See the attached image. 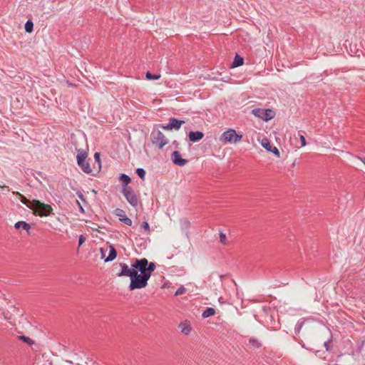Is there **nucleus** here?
<instances>
[{
  "label": "nucleus",
  "mask_w": 365,
  "mask_h": 365,
  "mask_svg": "<svg viewBox=\"0 0 365 365\" xmlns=\"http://www.w3.org/2000/svg\"><path fill=\"white\" fill-rule=\"evenodd\" d=\"M119 267L120 271L117 273V276L130 277L128 288L133 291L145 288L148 285V281L155 269L156 264L155 262H149L146 258H135L133 260L130 267L125 263H119Z\"/></svg>",
  "instance_id": "nucleus-1"
},
{
  "label": "nucleus",
  "mask_w": 365,
  "mask_h": 365,
  "mask_svg": "<svg viewBox=\"0 0 365 365\" xmlns=\"http://www.w3.org/2000/svg\"><path fill=\"white\" fill-rule=\"evenodd\" d=\"M29 207L34 211L35 215L41 217L50 215L53 210L51 205L43 203L37 200H33Z\"/></svg>",
  "instance_id": "nucleus-2"
},
{
  "label": "nucleus",
  "mask_w": 365,
  "mask_h": 365,
  "mask_svg": "<svg viewBox=\"0 0 365 365\" xmlns=\"http://www.w3.org/2000/svg\"><path fill=\"white\" fill-rule=\"evenodd\" d=\"M150 140L158 149H162L168 143V140L165 135L158 130H153L150 133Z\"/></svg>",
  "instance_id": "nucleus-3"
},
{
  "label": "nucleus",
  "mask_w": 365,
  "mask_h": 365,
  "mask_svg": "<svg viewBox=\"0 0 365 365\" xmlns=\"http://www.w3.org/2000/svg\"><path fill=\"white\" fill-rule=\"evenodd\" d=\"M242 135L237 134L234 129H228L220 137V141L224 144L236 143L241 140Z\"/></svg>",
  "instance_id": "nucleus-4"
},
{
  "label": "nucleus",
  "mask_w": 365,
  "mask_h": 365,
  "mask_svg": "<svg viewBox=\"0 0 365 365\" xmlns=\"http://www.w3.org/2000/svg\"><path fill=\"white\" fill-rule=\"evenodd\" d=\"M121 192L130 205L133 207H136L138 205V197L131 187H123Z\"/></svg>",
  "instance_id": "nucleus-5"
},
{
  "label": "nucleus",
  "mask_w": 365,
  "mask_h": 365,
  "mask_svg": "<svg viewBox=\"0 0 365 365\" xmlns=\"http://www.w3.org/2000/svg\"><path fill=\"white\" fill-rule=\"evenodd\" d=\"M252 113L264 121H268L274 117V112L271 109L255 108Z\"/></svg>",
  "instance_id": "nucleus-6"
},
{
  "label": "nucleus",
  "mask_w": 365,
  "mask_h": 365,
  "mask_svg": "<svg viewBox=\"0 0 365 365\" xmlns=\"http://www.w3.org/2000/svg\"><path fill=\"white\" fill-rule=\"evenodd\" d=\"M185 123L184 120H178L175 118H170L169 119V123L166 125H160V127L166 130H178L181 125Z\"/></svg>",
  "instance_id": "nucleus-7"
},
{
  "label": "nucleus",
  "mask_w": 365,
  "mask_h": 365,
  "mask_svg": "<svg viewBox=\"0 0 365 365\" xmlns=\"http://www.w3.org/2000/svg\"><path fill=\"white\" fill-rule=\"evenodd\" d=\"M114 214L118 217V219L120 222H123L125 225L131 226L132 220L128 217H127L125 212L120 208H116L114 210Z\"/></svg>",
  "instance_id": "nucleus-8"
},
{
  "label": "nucleus",
  "mask_w": 365,
  "mask_h": 365,
  "mask_svg": "<svg viewBox=\"0 0 365 365\" xmlns=\"http://www.w3.org/2000/svg\"><path fill=\"white\" fill-rule=\"evenodd\" d=\"M171 160L175 165L178 166H184L188 163L187 160L182 158L181 154L178 150H175L172 153Z\"/></svg>",
  "instance_id": "nucleus-9"
},
{
  "label": "nucleus",
  "mask_w": 365,
  "mask_h": 365,
  "mask_svg": "<svg viewBox=\"0 0 365 365\" xmlns=\"http://www.w3.org/2000/svg\"><path fill=\"white\" fill-rule=\"evenodd\" d=\"M261 144H262V146L264 149H266L267 151L272 153L277 157H279L280 153H279L278 148L275 146L273 147L267 138H263L262 140Z\"/></svg>",
  "instance_id": "nucleus-10"
},
{
  "label": "nucleus",
  "mask_w": 365,
  "mask_h": 365,
  "mask_svg": "<svg viewBox=\"0 0 365 365\" xmlns=\"http://www.w3.org/2000/svg\"><path fill=\"white\" fill-rule=\"evenodd\" d=\"M188 137L190 142L196 143L203 138L204 133L202 131H190Z\"/></svg>",
  "instance_id": "nucleus-11"
},
{
  "label": "nucleus",
  "mask_w": 365,
  "mask_h": 365,
  "mask_svg": "<svg viewBox=\"0 0 365 365\" xmlns=\"http://www.w3.org/2000/svg\"><path fill=\"white\" fill-rule=\"evenodd\" d=\"M181 332L185 335H188L191 331L190 324L187 322H181L179 325Z\"/></svg>",
  "instance_id": "nucleus-12"
},
{
  "label": "nucleus",
  "mask_w": 365,
  "mask_h": 365,
  "mask_svg": "<svg viewBox=\"0 0 365 365\" xmlns=\"http://www.w3.org/2000/svg\"><path fill=\"white\" fill-rule=\"evenodd\" d=\"M117 257V251L113 245H109V254L105 259V262H110L115 259Z\"/></svg>",
  "instance_id": "nucleus-13"
},
{
  "label": "nucleus",
  "mask_w": 365,
  "mask_h": 365,
  "mask_svg": "<svg viewBox=\"0 0 365 365\" xmlns=\"http://www.w3.org/2000/svg\"><path fill=\"white\" fill-rule=\"evenodd\" d=\"M88 156V153L84 150L79 149L78 150V154L76 156L77 163L80 164V163L86 160Z\"/></svg>",
  "instance_id": "nucleus-14"
},
{
  "label": "nucleus",
  "mask_w": 365,
  "mask_h": 365,
  "mask_svg": "<svg viewBox=\"0 0 365 365\" xmlns=\"http://www.w3.org/2000/svg\"><path fill=\"white\" fill-rule=\"evenodd\" d=\"M78 165L81 168L83 173L89 174L92 172V169L90 166V164L86 160H84L83 162H81L80 163V164Z\"/></svg>",
  "instance_id": "nucleus-15"
},
{
  "label": "nucleus",
  "mask_w": 365,
  "mask_h": 365,
  "mask_svg": "<svg viewBox=\"0 0 365 365\" xmlns=\"http://www.w3.org/2000/svg\"><path fill=\"white\" fill-rule=\"evenodd\" d=\"M14 227L16 229H18V230L20 228H22L23 230H25L26 231H27V232H29V230L31 228L30 225L25 221H19V222H16Z\"/></svg>",
  "instance_id": "nucleus-16"
},
{
  "label": "nucleus",
  "mask_w": 365,
  "mask_h": 365,
  "mask_svg": "<svg viewBox=\"0 0 365 365\" xmlns=\"http://www.w3.org/2000/svg\"><path fill=\"white\" fill-rule=\"evenodd\" d=\"M244 63V58L240 56L238 54H236L235 56L234 61L232 63V68H236L240 66H242Z\"/></svg>",
  "instance_id": "nucleus-17"
},
{
  "label": "nucleus",
  "mask_w": 365,
  "mask_h": 365,
  "mask_svg": "<svg viewBox=\"0 0 365 365\" xmlns=\"http://www.w3.org/2000/svg\"><path fill=\"white\" fill-rule=\"evenodd\" d=\"M119 180L122 182L123 187H128V185L131 182L130 178L124 173L120 174Z\"/></svg>",
  "instance_id": "nucleus-18"
},
{
  "label": "nucleus",
  "mask_w": 365,
  "mask_h": 365,
  "mask_svg": "<svg viewBox=\"0 0 365 365\" xmlns=\"http://www.w3.org/2000/svg\"><path fill=\"white\" fill-rule=\"evenodd\" d=\"M215 314V309L212 307H207L202 312V317L203 318H207Z\"/></svg>",
  "instance_id": "nucleus-19"
},
{
  "label": "nucleus",
  "mask_w": 365,
  "mask_h": 365,
  "mask_svg": "<svg viewBox=\"0 0 365 365\" xmlns=\"http://www.w3.org/2000/svg\"><path fill=\"white\" fill-rule=\"evenodd\" d=\"M249 343L251 346L256 349H259L262 346V344L259 342V341L255 337H251L249 339Z\"/></svg>",
  "instance_id": "nucleus-20"
},
{
  "label": "nucleus",
  "mask_w": 365,
  "mask_h": 365,
  "mask_svg": "<svg viewBox=\"0 0 365 365\" xmlns=\"http://www.w3.org/2000/svg\"><path fill=\"white\" fill-rule=\"evenodd\" d=\"M25 31L27 33H31L34 29V24L31 20H28L24 25Z\"/></svg>",
  "instance_id": "nucleus-21"
},
{
  "label": "nucleus",
  "mask_w": 365,
  "mask_h": 365,
  "mask_svg": "<svg viewBox=\"0 0 365 365\" xmlns=\"http://www.w3.org/2000/svg\"><path fill=\"white\" fill-rule=\"evenodd\" d=\"M19 339L20 340L23 341L24 342L26 343L29 346H31V345L34 344V340H32L31 338H29L28 336H26L24 335L19 336Z\"/></svg>",
  "instance_id": "nucleus-22"
},
{
  "label": "nucleus",
  "mask_w": 365,
  "mask_h": 365,
  "mask_svg": "<svg viewBox=\"0 0 365 365\" xmlns=\"http://www.w3.org/2000/svg\"><path fill=\"white\" fill-rule=\"evenodd\" d=\"M145 76H146V78L148 80H158L160 78V75L152 74L150 71H147Z\"/></svg>",
  "instance_id": "nucleus-23"
},
{
  "label": "nucleus",
  "mask_w": 365,
  "mask_h": 365,
  "mask_svg": "<svg viewBox=\"0 0 365 365\" xmlns=\"http://www.w3.org/2000/svg\"><path fill=\"white\" fill-rule=\"evenodd\" d=\"M136 173L140 179L143 180L145 178V170L143 168H137Z\"/></svg>",
  "instance_id": "nucleus-24"
},
{
  "label": "nucleus",
  "mask_w": 365,
  "mask_h": 365,
  "mask_svg": "<svg viewBox=\"0 0 365 365\" xmlns=\"http://www.w3.org/2000/svg\"><path fill=\"white\" fill-rule=\"evenodd\" d=\"M141 228L144 230L146 234L150 232V225L147 221H144L141 225Z\"/></svg>",
  "instance_id": "nucleus-25"
},
{
  "label": "nucleus",
  "mask_w": 365,
  "mask_h": 365,
  "mask_svg": "<svg viewBox=\"0 0 365 365\" xmlns=\"http://www.w3.org/2000/svg\"><path fill=\"white\" fill-rule=\"evenodd\" d=\"M186 292V289L182 285L180 286L175 293V296H179L185 294Z\"/></svg>",
  "instance_id": "nucleus-26"
},
{
  "label": "nucleus",
  "mask_w": 365,
  "mask_h": 365,
  "mask_svg": "<svg viewBox=\"0 0 365 365\" xmlns=\"http://www.w3.org/2000/svg\"><path fill=\"white\" fill-rule=\"evenodd\" d=\"M31 201L32 200H29L26 197L21 195V202H22V203L26 205L28 207H29V205H31Z\"/></svg>",
  "instance_id": "nucleus-27"
},
{
  "label": "nucleus",
  "mask_w": 365,
  "mask_h": 365,
  "mask_svg": "<svg viewBox=\"0 0 365 365\" xmlns=\"http://www.w3.org/2000/svg\"><path fill=\"white\" fill-rule=\"evenodd\" d=\"M331 339H329V340H328V341H325L324 343V346H325L326 350L328 351H329L331 349Z\"/></svg>",
  "instance_id": "nucleus-28"
},
{
  "label": "nucleus",
  "mask_w": 365,
  "mask_h": 365,
  "mask_svg": "<svg viewBox=\"0 0 365 365\" xmlns=\"http://www.w3.org/2000/svg\"><path fill=\"white\" fill-rule=\"evenodd\" d=\"M94 159L98 163V167L100 168L101 166V158H100V153H96L94 154Z\"/></svg>",
  "instance_id": "nucleus-29"
},
{
  "label": "nucleus",
  "mask_w": 365,
  "mask_h": 365,
  "mask_svg": "<svg viewBox=\"0 0 365 365\" xmlns=\"http://www.w3.org/2000/svg\"><path fill=\"white\" fill-rule=\"evenodd\" d=\"M220 242L222 243V244H226V241H227V237L226 235L222 233V232H220Z\"/></svg>",
  "instance_id": "nucleus-30"
},
{
  "label": "nucleus",
  "mask_w": 365,
  "mask_h": 365,
  "mask_svg": "<svg viewBox=\"0 0 365 365\" xmlns=\"http://www.w3.org/2000/svg\"><path fill=\"white\" fill-rule=\"evenodd\" d=\"M299 139L301 141V147H304L306 145V139L303 135H299Z\"/></svg>",
  "instance_id": "nucleus-31"
},
{
  "label": "nucleus",
  "mask_w": 365,
  "mask_h": 365,
  "mask_svg": "<svg viewBox=\"0 0 365 365\" xmlns=\"http://www.w3.org/2000/svg\"><path fill=\"white\" fill-rule=\"evenodd\" d=\"M86 237L83 235H80L78 238V247H81L85 242Z\"/></svg>",
  "instance_id": "nucleus-32"
},
{
  "label": "nucleus",
  "mask_w": 365,
  "mask_h": 365,
  "mask_svg": "<svg viewBox=\"0 0 365 365\" xmlns=\"http://www.w3.org/2000/svg\"><path fill=\"white\" fill-rule=\"evenodd\" d=\"M303 326V322H298L296 325V327H295V331L296 332H299L300 329H302Z\"/></svg>",
  "instance_id": "nucleus-33"
},
{
  "label": "nucleus",
  "mask_w": 365,
  "mask_h": 365,
  "mask_svg": "<svg viewBox=\"0 0 365 365\" xmlns=\"http://www.w3.org/2000/svg\"><path fill=\"white\" fill-rule=\"evenodd\" d=\"M78 197L83 201H85V198L81 192H77Z\"/></svg>",
  "instance_id": "nucleus-34"
},
{
  "label": "nucleus",
  "mask_w": 365,
  "mask_h": 365,
  "mask_svg": "<svg viewBox=\"0 0 365 365\" xmlns=\"http://www.w3.org/2000/svg\"><path fill=\"white\" fill-rule=\"evenodd\" d=\"M76 203L78 204V207H79V210L80 211L82 212V213H84V210L83 208V207L81 206V205L80 204V202L76 200Z\"/></svg>",
  "instance_id": "nucleus-35"
},
{
  "label": "nucleus",
  "mask_w": 365,
  "mask_h": 365,
  "mask_svg": "<svg viewBox=\"0 0 365 365\" xmlns=\"http://www.w3.org/2000/svg\"><path fill=\"white\" fill-rule=\"evenodd\" d=\"M101 255H102V258L104 257V252H103V248H101Z\"/></svg>",
  "instance_id": "nucleus-36"
},
{
  "label": "nucleus",
  "mask_w": 365,
  "mask_h": 365,
  "mask_svg": "<svg viewBox=\"0 0 365 365\" xmlns=\"http://www.w3.org/2000/svg\"><path fill=\"white\" fill-rule=\"evenodd\" d=\"M173 144H174L176 147H178V143H177V141H174V142H173Z\"/></svg>",
  "instance_id": "nucleus-37"
},
{
  "label": "nucleus",
  "mask_w": 365,
  "mask_h": 365,
  "mask_svg": "<svg viewBox=\"0 0 365 365\" xmlns=\"http://www.w3.org/2000/svg\"><path fill=\"white\" fill-rule=\"evenodd\" d=\"M361 160L364 163V164L365 165V158H361Z\"/></svg>",
  "instance_id": "nucleus-38"
}]
</instances>
